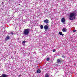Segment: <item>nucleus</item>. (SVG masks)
Wrapping results in <instances>:
<instances>
[{"label":"nucleus","mask_w":77,"mask_h":77,"mask_svg":"<svg viewBox=\"0 0 77 77\" xmlns=\"http://www.w3.org/2000/svg\"><path fill=\"white\" fill-rule=\"evenodd\" d=\"M77 15L76 11H75L73 13H70L69 17V19L70 20L72 21L73 20L75 19V16Z\"/></svg>","instance_id":"obj_1"},{"label":"nucleus","mask_w":77,"mask_h":77,"mask_svg":"<svg viewBox=\"0 0 77 77\" xmlns=\"http://www.w3.org/2000/svg\"><path fill=\"white\" fill-rule=\"evenodd\" d=\"M29 32L30 29L29 28L24 29L23 34L25 36H27V35L29 34Z\"/></svg>","instance_id":"obj_2"},{"label":"nucleus","mask_w":77,"mask_h":77,"mask_svg":"<svg viewBox=\"0 0 77 77\" xmlns=\"http://www.w3.org/2000/svg\"><path fill=\"white\" fill-rule=\"evenodd\" d=\"M8 39H10V36H8L6 37L5 39V41H8Z\"/></svg>","instance_id":"obj_3"},{"label":"nucleus","mask_w":77,"mask_h":77,"mask_svg":"<svg viewBox=\"0 0 77 77\" xmlns=\"http://www.w3.org/2000/svg\"><path fill=\"white\" fill-rule=\"evenodd\" d=\"M7 76L8 75L3 74H2V75L0 76V77H7Z\"/></svg>","instance_id":"obj_4"},{"label":"nucleus","mask_w":77,"mask_h":77,"mask_svg":"<svg viewBox=\"0 0 77 77\" xmlns=\"http://www.w3.org/2000/svg\"><path fill=\"white\" fill-rule=\"evenodd\" d=\"M49 20L46 19V20H44V22L45 23H49Z\"/></svg>","instance_id":"obj_5"},{"label":"nucleus","mask_w":77,"mask_h":77,"mask_svg":"<svg viewBox=\"0 0 77 77\" xmlns=\"http://www.w3.org/2000/svg\"><path fill=\"white\" fill-rule=\"evenodd\" d=\"M44 28L45 30H47L48 28V26L47 25H45L44 26Z\"/></svg>","instance_id":"obj_6"},{"label":"nucleus","mask_w":77,"mask_h":77,"mask_svg":"<svg viewBox=\"0 0 77 77\" xmlns=\"http://www.w3.org/2000/svg\"><path fill=\"white\" fill-rule=\"evenodd\" d=\"M61 22L62 23H64L65 22V19L64 18H62L61 20Z\"/></svg>","instance_id":"obj_7"},{"label":"nucleus","mask_w":77,"mask_h":77,"mask_svg":"<svg viewBox=\"0 0 77 77\" xmlns=\"http://www.w3.org/2000/svg\"><path fill=\"white\" fill-rule=\"evenodd\" d=\"M67 30V29L65 28H64L62 29V31L63 32H66Z\"/></svg>","instance_id":"obj_8"},{"label":"nucleus","mask_w":77,"mask_h":77,"mask_svg":"<svg viewBox=\"0 0 77 77\" xmlns=\"http://www.w3.org/2000/svg\"><path fill=\"white\" fill-rule=\"evenodd\" d=\"M41 72V70H40L39 69H38L37 71V73L38 74L40 73Z\"/></svg>","instance_id":"obj_9"},{"label":"nucleus","mask_w":77,"mask_h":77,"mask_svg":"<svg viewBox=\"0 0 77 77\" xmlns=\"http://www.w3.org/2000/svg\"><path fill=\"white\" fill-rule=\"evenodd\" d=\"M59 33L60 35H62V36L64 35L63 34H62V32H59Z\"/></svg>","instance_id":"obj_10"},{"label":"nucleus","mask_w":77,"mask_h":77,"mask_svg":"<svg viewBox=\"0 0 77 77\" xmlns=\"http://www.w3.org/2000/svg\"><path fill=\"white\" fill-rule=\"evenodd\" d=\"M45 77H49V75L48 73H46L45 74Z\"/></svg>","instance_id":"obj_11"},{"label":"nucleus","mask_w":77,"mask_h":77,"mask_svg":"<svg viewBox=\"0 0 77 77\" xmlns=\"http://www.w3.org/2000/svg\"><path fill=\"white\" fill-rule=\"evenodd\" d=\"M40 28L41 29H43V26H42V25H41Z\"/></svg>","instance_id":"obj_12"},{"label":"nucleus","mask_w":77,"mask_h":77,"mask_svg":"<svg viewBox=\"0 0 77 77\" xmlns=\"http://www.w3.org/2000/svg\"><path fill=\"white\" fill-rule=\"evenodd\" d=\"M57 62L58 63H60V60H57Z\"/></svg>","instance_id":"obj_13"},{"label":"nucleus","mask_w":77,"mask_h":77,"mask_svg":"<svg viewBox=\"0 0 77 77\" xmlns=\"http://www.w3.org/2000/svg\"><path fill=\"white\" fill-rule=\"evenodd\" d=\"M47 61H49L50 60V58H48L47 59Z\"/></svg>","instance_id":"obj_14"},{"label":"nucleus","mask_w":77,"mask_h":77,"mask_svg":"<svg viewBox=\"0 0 77 77\" xmlns=\"http://www.w3.org/2000/svg\"><path fill=\"white\" fill-rule=\"evenodd\" d=\"M53 52H54L56 51V50H55V49L53 50Z\"/></svg>","instance_id":"obj_15"},{"label":"nucleus","mask_w":77,"mask_h":77,"mask_svg":"<svg viewBox=\"0 0 77 77\" xmlns=\"http://www.w3.org/2000/svg\"><path fill=\"white\" fill-rule=\"evenodd\" d=\"M25 42H26V41H23V44H24V43H25Z\"/></svg>","instance_id":"obj_16"},{"label":"nucleus","mask_w":77,"mask_h":77,"mask_svg":"<svg viewBox=\"0 0 77 77\" xmlns=\"http://www.w3.org/2000/svg\"><path fill=\"white\" fill-rule=\"evenodd\" d=\"M75 31H76V30H74L73 31V32H75Z\"/></svg>","instance_id":"obj_17"},{"label":"nucleus","mask_w":77,"mask_h":77,"mask_svg":"<svg viewBox=\"0 0 77 77\" xmlns=\"http://www.w3.org/2000/svg\"><path fill=\"white\" fill-rule=\"evenodd\" d=\"M2 4H4V2H2Z\"/></svg>","instance_id":"obj_18"},{"label":"nucleus","mask_w":77,"mask_h":77,"mask_svg":"<svg viewBox=\"0 0 77 77\" xmlns=\"http://www.w3.org/2000/svg\"><path fill=\"white\" fill-rule=\"evenodd\" d=\"M11 34H13L11 32Z\"/></svg>","instance_id":"obj_19"}]
</instances>
